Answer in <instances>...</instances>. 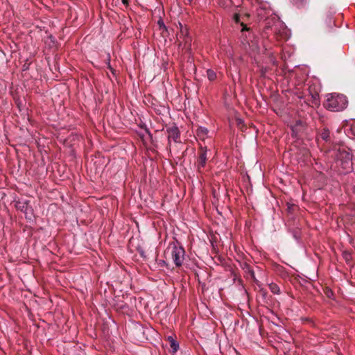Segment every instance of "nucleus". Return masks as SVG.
Listing matches in <instances>:
<instances>
[{
    "label": "nucleus",
    "instance_id": "1",
    "mask_svg": "<svg viewBox=\"0 0 355 355\" xmlns=\"http://www.w3.org/2000/svg\"><path fill=\"white\" fill-rule=\"evenodd\" d=\"M256 13L258 19L266 21L265 28L270 30L275 35H279L282 38H288V31L279 18L273 14L267 3H259L256 6Z\"/></svg>",
    "mask_w": 355,
    "mask_h": 355
},
{
    "label": "nucleus",
    "instance_id": "2",
    "mask_svg": "<svg viewBox=\"0 0 355 355\" xmlns=\"http://www.w3.org/2000/svg\"><path fill=\"white\" fill-rule=\"evenodd\" d=\"M241 42L245 49H249L252 52H259L261 50V44L259 39L254 35H252L250 30L243 23H241Z\"/></svg>",
    "mask_w": 355,
    "mask_h": 355
},
{
    "label": "nucleus",
    "instance_id": "3",
    "mask_svg": "<svg viewBox=\"0 0 355 355\" xmlns=\"http://www.w3.org/2000/svg\"><path fill=\"white\" fill-rule=\"evenodd\" d=\"M348 101L345 96L338 94H329L327 95L326 107L331 111H340L347 105Z\"/></svg>",
    "mask_w": 355,
    "mask_h": 355
},
{
    "label": "nucleus",
    "instance_id": "4",
    "mask_svg": "<svg viewBox=\"0 0 355 355\" xmlns=\"http://www.w3.org/2000/svg\"><path fill=\"white\" fill-rule=\"evenodd\" d=\"M355 155L353 156L348 152H342L339 155V162L344 173H348L353 169V165L355 164Z\"/></svg>",
    "mask_w": 355,
    "mask_h": 355
},
{
    "label": "nucleus",
    "instance_id": "5",
    "mask_svg": "<svg viewBox=\"0 0 355 355\" xmlns=\"http://www.w3.org/2000/svg\"><path fill=\"white\" fill-rule=\"evenodd\" d=\"M185 251L183 247L173 244L171 250V257L175 263L178 267L181 266L184 260Z\"/></svg>",
    "mask_w": 355,
    "mask_h": 355
},
{
    "label": "nucleus",
    "instance_id": "6",
    "mask_svg": "<svg viewBox=\"0 0 355 355\" xmlns=\"http://www.w3.org/2000/svg\"><path fill=\"white\" fill-rule=\"evenodd\" d=\"M291 129L293 136L295 137H300L303 135L306 134L307 125L303 121L297 120L291 127Z\"/></svg>",
    "mask_w": 355,
    "mask_h": 355
},
{
    "label": "nucleus",
    "instance_id": "7",
    "mask_svg": "<svg viewBox=\"0 0 355 355\" xmlns=\"http://www.w3.org/2000/svg\"><path fill=\"white\" fill-rule=\"evenodd\" d=\"M166 132H167V138L168 141V144H171V141L173 140L175 143L180 142V132L178 128V126L175 124H173L172 125H170L166 128Z\"/></svg>",
    "mask_w": 355,
    "mask_h": 355
},
{
    "label": "nucleus",
    "instance_id": "8",
    "mask_svg": "<svg viewBox=\"0 0 355 355\" xmlns=\"http://www.w3.org/2000/svg\"><path fill=\"white\" fill-rule=\"evenodd\" d=\"M180 26H182L181 24H180ZM179 37H180V40H182V42H181L180 44V46H182V49H186L187 50L190 49L191 39L188 35V31L186 28H183L182 27H181L180 33Z\"/></svg>",
    "mask_w": 355,
    "mask_h": 355
},
{
    "label": "nucleus",
    "instance_id": "9",
    "mask_svg": "<svg viewBox=\"0 0 355 355\" xmlns=\"http://www.w3.org/2000/svg\"><path fill=\"white\" fill-rule=\"evenodd\" d=\"M17 208L20 209L25 214L27 219L32 220V209L28 207L26 202H18Z\"/></svg>",
    "mask_w": 355,
    "mask_h": 355
},
{
    "label": "nucleus",
    "instance_id": "10",
    "mask_svg": "<svg viewBox=\"0 0 355 355\" xmlns=\"http://www.w3.org/2000/svg\"><path fill=\"white\" fill-rule=\"evenodd\" d=\"M207 150L206 148L204 149L203 148H201L200 153L199 154L198 159V165L197 166H198V170H200L202 168H204L206 164V162L207 159Z\"/></svg>",
    "mask_w": 355,
    "mask_h": 355
},
{
    "label": "nucleus",
    "instance_id": "11",
    "mask_svg": "<svg viewBox=\"0 0 355 355\" xmlns=\"http://www.w3.org/2000/svg\"><path fill=\"white\" fill-rule=\"evenodd\" d=\"M209 130L205 127L200 126L197 129V135L199 137L204 139L205 137H207Z\"/></svg>",
    "mask_w": 355,
    "mask_h": 355
},
{
    "label": "nucleus",
    "instance_id": "12",
    "mask_svg": "<svg viewBox=\"0 0 355 355\" xmlns=\"http://www.w3.org/2000/svg\"><path fill=\"white\" fill-rule=\"evenodd\" d=\"M168 340H169L172 352H176L179 349V343L172 336H168Z\"/></svg>",
    "mask_w": 355,
    "mask_h": 355
},
{
    "label": "nucleus",
    "instance_id": "13",
    "mask_svg": "<svg viewBox=\"0 0 355 355\" xmlns=\"http://www.w3.org/2000/svg\"><path fill=\"white\" fill-rule=\"evenodd\" d=\"M207 78L210 80V81H213L216 79V72L212 70V69H207Z\"/></svg>",
    "mask_w": 355,
    "mask_h": 355
},
{
    "label": "nucleus",
    "instance_id": "14",
    "mask_svg": "<svg viewBox=\"0 0 355 355\" xmlns=\"http://www.w3.org/2000/svg\"><path fill=\"white\" fill-rule=\"evenodd\" d=\"M269 288L272 293H274V294H279L280 293V288L277 284H273V283L270 284Z\"/></svg>",
    "mask_w": 355,
    "mask_h": 355
},
{
    "label": "nucleus",
    "instance_id": "15",
    "mask_svg": "<svg viewBox=\"0 0 355 355\" xmlns=\"http://www.w3.org/2000/svg\"><path fill=\"white\" fill-rule=\"evenodd\" d=\"M320 137L325 141L329 140V131L327 129H324L321 132Z\"/></svg>",
    "mask_w": 355,
    "mask_h": 355
},
{
    "label": "nucleus",
    "instance_id": "16",
    "mask_svg": "<svg viewBox=\"0 0 355 355\" xmlns=\"http://www.w3.org/2000/svg\"><path fill=\"white\" fill-rule=\"evenodd\" d=\"M234 19L236 23H239L240 22V17L238 14H235L234 16Z\"/></svg>",
    "mask_w": 355,
    "mask_h": 355
},
{
    "label": "nucleus",
    "instance_id": "17",
    "mask_svg": "<svg viewBox=\"0 0 355 355\" xmlns=\"http://www.w3.org/2000/svg\"><path fill=\"white\" fill-rule=\"evenodd\" d=\"M159 265L161 266L166 265V262L164 260H159Z\"/></svg>",
    "mask_w": 355,
    "mask_h": 355
},
{
    "label": "nucleus",
    "instance_id": "18",
    "mask_svg": "<svg viewBox=\"0 0 355 355\" xmlns=\"http://www.w3.org/2000/svg\"><path fill=\"white\" fill-rule=\"evenodd\" d=\"M158 24H159V25L160 26V27H161V26H163L164 28H166V26H165V25L164 24V22H163V21H162V20H159V21H158Z\"/></svg>",
    "mask_w": 355,
    "mask_h": 355
},
{
    "label": "nucleus",
    "instance_id": "19",
    "mask_svg": "<svg viewBox=\"0 0 355 355\" xmlns=\"http://www.w3.org/2000/svg\"><path fill=\"white\" fill-rule=\"evenodd\" d=\"M122 2L123 4H127L128 3V0H122Z\"/></svg>",
    "mask_w": 355,
    "mask_h": 355
},
{
    "label": "nucleus",
    "instance_id": "20",
    "mask_svg": "<svg viewBox=\"0 0 355 355\" xmlns=\"http://www.w3.org/2000/svg\"><path fill=\"white\" fill-rule=\"evenodd\" d=\"M187 1H188V4H191L193 0H187Z\"/></svg>",
    "mask_w": 355,
    "mask_h": 355
},
{
    "label": "nucleus",
    "instance_id": "21",
    "mask_svg": "<svg viewBox=\"0 0 355 355\" xmlns=\"http://www.w3.org/2000/svg\"><path fill=\"white\" fill-rule=\"evenodd\" d=\"M108 64H110V62H108ZM109 68H110V69H112V68H111V66H110V65H109Z\"/></svg>",
    "mask_w": 355,
    "mask_h": 355
},
{
    "label": "nucleus",
    "instance_id": "22",
    "mask_svg": "<svg viewBox=\"0 0 355 355\" xmlns=\"http://www.w3.org/2000/svg\"><path fill=\"white\" fill-rule=\"evenodd\" d=\"M108 57H110V55H108ZM107 60L110 61V58H107Z\"/></svg>",
    "mask_w": 355,
    "mask_h": 355
},
{
    "label": "nucleus",
    "instance_id": "23",
    "mask_svg": "<svg viewBox=\"0 0 355 355\" xmlns=\"http://www.w3.org/2000/svg\"><path fill=\"white\" fill-rule=\"evenodd\" d=\"M354 161H355V158H354Z\"/></svg>",
    "mask_w": 355,
    "mask_h": 355
}]
</instances>
